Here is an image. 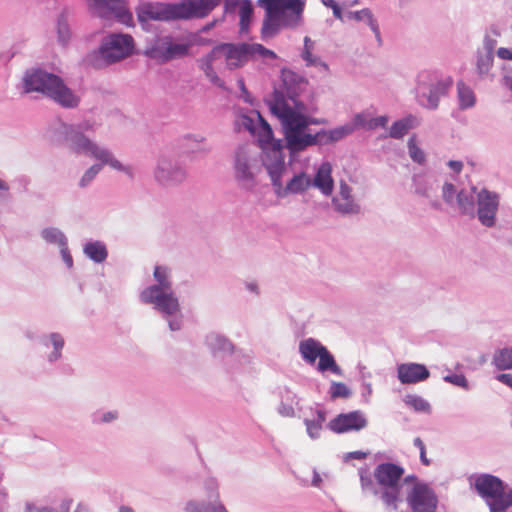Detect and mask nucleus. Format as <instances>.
I'll return each mask as SVG.
<instances>
[{
    "mask_svg": "<svg viewBox=\"0 0 512 512\" xmlns=\"http://www.w3.org/2000/svg\"><path fill=\"white\" fill-rule=\"evenodd\" d=\"M443 380L466 391L471 389L469 381L463 373H449L443 377Z\"/></svg>",
    "mask_w": 512,
    "mask_h": 512,
    "instance_id": "13d9d810",
    "label": "nucleus"
},
{
    "mask_svg": "<svg viewBox=\"0 0 512 512\" xmlns=\"http://www.w3.org/2000/svg\"><path fill=\"white\" fill-rule=\"evenodd\" d=\"M262 151V165L268 169H286L285 165V153L286 140L282 139L274 140L268 145L259 147Z\"/></svg>",
    "mask_w": 512,
    "mask_h": 512,
    "instance_id": "5701e85b",
    "label": "nucleus"
},
{
    "mask_svg": "<svg viewBox=\"0 0 512 512\" xmlns=\"http://www.w3.org/2000/svg\"><path fill=\"white\" fill-rule=\"evenodd\" d=\"M345 202L342 203L338 199V197L334 196L331 199L332 205L334 206L335 211L340 213L341 215H352V214H358L361 210V207L359 204L355 203L353 198H350L349 200H344Z\"/></svg>",
    "mask_w": 512,
    "mask_h": 512,
    "instance_id": "de8ad7c7",
    "label": "nucleus"
},
{
    "mask_svg": "<svg viewBox=\"0 0 512 512\" xmlns=\"http://www.w3.org/2000/svg\"><path fill=\"white\" fill-rule=\"evenodd\" d=\"M199 69L204 73L205 77L216 87L227 91L228 88L224 80H222L214 70L213 64L197 62Z\"/></svg>",
    "mask_w": 512,
    "mask_h": 512,
    "instance_id": "603ef678",
    "label": "nucleus"
},
{
    "mask_svg": "<svg viewBox=\"0 0 512 512\" xmlns=\"http://www.w3.org/2000/svg\"><path fill=\"white\" fill-rule=\"evenodd\" d=\"M234 178L239 187L245 191H253L257 186L256 173L253 172L249 156L244 148L239 147L234 153Z\"/></svg>",
    "mask_w": 512,
    "mask_h": 512,
    "instance_id": "a211bd4d",
    "label": "nucleus"
},
{
    "mask_svg": "<svg viewBox=\"0 0 512 512\" xmlns=\"http://www.w3.org/2000/svg\"><path fill=\"white\" fill-rule=\"evenodd\" d=\"M344 130L340 126L333 129H320L316 133H307L302 137L292 139L291 147L287 148L290 157L293 158L311 146H325L338 142L345 138Z\"/></svg>",
    "mask_w": 512,
    "mask_h": 512,
    "instance_id": "f8f14e48",
    "label": "nucleus"
},
{
    "mask_svg": "<svg viewBox=\"0 0 512 512\" xmlns=\"http://www.w3.org/2000/svg\"><path fill=\"white\" fill-rule=\"evenodd\" d=\"M280 80L281 85L278 89L283 94L284 99H287L288 95H292V93L301 94L304 87L308 85L306 77L299 75L287 67H283L280 70Z\"/></svg>",
    "mask_w": 512,
    "mask_h": 512,
    "instance_id": "393cba45",
    "label": "nucleus"
},
{
    "mask_svg": "<svg viewBox=\"0 0 512 512\" xmlns=\"http://www.w3.org/2000/svg\"><path fill=\"white\" fill-rule=\"evenodd\" d=\"M155 180L164 186H175L181 184L187 177L186 168L178 159L162 154L154 170Z\"/></svg>",
    "mask_w": 512,
    "mask_h": 512,
    "instance_id": "ddd939ff",
    "label": "nucleus"
},
{
    "mask_svg": "<svg viewBox=\"0 0 512 512\" xmlns=\"http://www.w3.org/2000/svg\"><path fill=\"white\" fill-rule=\"evenodd\" d=\"M192 43L172 35H156L146 42L142 52L149 59L168 63L172 60L182 59L190 54Z\"/></svg>",
    "mask_w": 512,
    "mask_h": 512,
    "instance_id": "1a4fd4ad",
    "label": "nucleus"
},
{
    "mask_svg": "<svg viewBox=\"0 0 512 512\" xmlns=\"http://www.w3.org/2000/svg\"><path fill=\"white\" fill-rule=\"evenodd\" d=\"M241 125L245 130H247L251 135H255V129L257 126V122L249 116V115H242L241 116Z\"/></svg>",
    "mask_w": 512,
    "mask_h": 512,
    "instance_id": "774afa93",
    "label": "nucleus"
},
{
    "mask_svg": "<svg viewBox=\"0 0 512 512\" xmlns=\"http://www.w3.org/2000/svg\"><path fill=\"white\" fill-rule=\"evenodd\" d=\"M135 53V40L130 34L110 32L101 39L96 49L82 57L80 64L85 69L101 70L119 63Z\"/></svg>",
    "mask_w": 512,
    "mask_h": 512,
    "instance_id": "39448f33",
    "label": "nucleus"
},
{
    "mask_svg": "<svg viewBox=\"0 0 512 512\" xmlns=\"http://www.w3.org/2000/svg\"><path fill=\"white\" fill-rule=\"evenodd\" d=\"M452 86L451 77L442 78L437 71H421L414 88L415 101L422 108L437 110L440 98L447 96Z\"/></svg>",
    "mask_w": 512,
    "mask_h": 512,
    "instance_id": "0eeeda50",
    "label": "nucleus"
},
{
    "mask_svg": "<svg viewBox=\"0 0 512 512\" xmlns=\"http://www.w3.org/2000/svg\"><path fill=\"white\" fill-rule=\"evenodd\" d=\"M118 418V413L116 411H107L100 412L97 411L92 414V423L94 424H106L111 423L112 421Z\"/></svg>",
    "mask_w": 512,
    "mask_h": 512,
    "instance_id": "bf43d9fd",
    "label": "nucleus"
},
{
    "mask_svg": "<svg viewBox=\"0 0 512 512\" xmlns=\"http://www.w3.org/2000/svg\"><path fill=\"white\" fill-rule=\"evenodd\" d=\"M412 187L417 195L425 198H431L434 191L433 181L422 174H415L412 177Z\"/></svg>",
    "mask_w": 512,
    "mask_h": 512,
    "instance_id": "58836bf2",
    "label": "nucleus"
},
{
    "mask_svg": "<svg viewBox=\"0 0 512 512\" xmlns=\"http://www.w3.org/2000/svg\"><path fill=\"white\" fill-rule=\"evenodd\" d=\"M493 364L498 370L512 369V348L498 349L493 356Z\"/></svg>",
    "mask_w": 512,
    "mask_h": 512,
    "instance_id": "a18cd8bd",
    "label": "nucleus"
},
{
    "mask_svg": "<svg viewBox=\"0 0 512 512\" xmlns=\"http://www.w3.org/2000/svg\"><path fill=\"white\" fill-rule=\"evenodd\" d=\"M90 7L97 10L101 16H112L117 22L134 27L132 12L128 9L126 0H87Z\"/></svg>",
    "mask_w": 512,
    "mask_h": 512,
    "instance_id": "2eb2a0df",
    "label": "nucleus"
},
{
    "mask_svg": "<svg viewBox=\"0 0 512 512\" xmlns=\"http://www.w3.org/2000/svg\"><path fill=\"white\" fill-rule=\"evenodd\" d=\"M368 123L369 119L367 118V115L364 112H360L354 114L352 119L344 125H341L340 128L345 131L344 136L347 137L360 128L368 130Z\"/></svg>",
    "mask_w": 512,
    "mask_h": 512,
    "instance_id": "a19ab883",
    "label": "nucleus"
},
{
    "mask_svg": "<svg viewBox=\"0 0 512 512\" xmlns=\"http://www.w3.org/2000/svg\"><path fill=\"white\" fill-rule=\"evenodd\" d=\"M286 169H268L267 173L271 179V185L273 186L274 193L278 198H285L286 192L285 186L282 184V176Z\"/></svg>",
    "mask_w": 512,
    "mask_h": 512,
    "instance_id": "09e8293b",
    "label": "nucleus"
},
{
    "mask_svg": "<svg viewBox=\"0 0 512 512\" xmlns=\"http://www.w3.org/2000/svg\"><path fill=\"white\" fill-rule=\"evenodd\" d=\"M205 344L214 358L224 359L232 354L241 353V351H236L235 345L226 336L216 332L206 335Z\"/></svg>",
    "mask_w": 512,
    "mask_h": 512,
    "instance_id": "a878e982",
    "label": "nucleus"
},
{
    "mask_svg": "<svg viewBox=\"0 0 512 512\" xmlns=\"http://www.w3.org/2000/svg\"><path fill=\"white\" fill-rule=\"evenodd\" d=\"M300 95L301 94L298 93H292V95H288L287 99H284L279 89L274 87L272 99L265 100L270 113L280 121L282 133L286 131V125L292 120L291 112L305 114L306 104L299 99Z\"/></svg>",
    "mask_w": 512,
    "mask_h": 512,
    "instance_id": "9b49d317",
    "label": "nucleus"
},
{
    "mask_svg": "<svg viewBox=\"0 0 512 512\" xmlns=\"http://www.w3.org/2000/svg\"><path fill=\"white\" fill-rule=\"evenodd\" d=\"M254 12V5L251 0H245L241 11H239V32L240 34L248 33Z\"/></svg>",
    "mask_w": 512,
    "mask_h": 512,
    "instance_id": "79ce46f5",
    "label": "nucleus"
},
{
    "mask_svg": "<svg viewBox=\"0 0 512 512\" xmlns=\"http://www.w3.org/2000/svg\"><path fill=\"white\" fill-rule=\"evenodd\" d=\"M257 137V144L259 147L263 145H268L274 140H277L274 137V132L271 125L268 121L257 112V126L255 129V135Z\"/></svg>",
    "mask_w": 512,
    "mask_h": 512,
    "instance_id": "72a5a7b5",
    "label": "nucleus"
},
{
    "mask_svg": "<svg viewBox=\"0 0 512 512\" xmlns=\"http://www.w3.org/2000/svg\"><path fill=\"white\" fill-rule=\"evenodd\" d=\"M221 0H181L176 3L179 20L201 19L208 16Z\"/></svg>",
    "mask_w": 512,
    "mask_h": 512,
    "instance_id": "aec40b11",
    "label": "nucleus"
},
{
    "mask_svg": "<svg viewBox=\"0 0 512 512\" xmlns=\"http://www.w3.org/2000/svg\"><path fill=\"white\" fill-rule=\"evenodd\" d=\"M457 94L459 101V109L467 110L472 108L476 103V97L473 90L463 81L457 83Z\"/></svg>",
    "mask_w": 512,
    "mask_h": 512,
    "instance_id": "4c0bfd02",
    "label": "nucleus"
},
{
    "mask_svg": "<svg viewBox=\"0 0 512 512\" xmlns=\"http://www.w3.org/2000/svg\"><path fill=\"white\" fill-rule=\"evenodd\" d=\"M22 87L24 93H40L64 109H76L81 102V97L60 75L42 67L27 69L22 78Z\"/></svg>",
    "mask_w": 512,
    "mask_h": 512,
    "instance_id": "7ed1b4c3",
    "label": "nucleus"
},
{
    "mask_svg": "<svg viewBox=\"0 0 512 512\" xmlns=\"http://www.w3.org/2000/svg\"><path fill=\"white\" fill-rule=\"evenodd\" d=\"M430 371L425 364L407 362L397 365V379L401 384L410 385L426 381Z\"/></svg>",
    "mask_w": 512,
    "mask_h": 512,
    "instance_id": "b1692460",
    "label": "nucleus"
},
{
    "mask_svg": "<svg viewBox=\"0 0 512 512\" xmlns=\"http://www.w3.org/2000/svg\"><path fill=\"white\" fill-rule=\"evenodd\" d=\"M219 503L208 501L189 500L185 506V512H219Z\"/></svg>",
    "mask_w": 512,
    "mask_h": 512,
    "instance_id": "864d4df0",
    "label": "nucleus"
},
{
    "mask_svg": "<svg viewBox=\"0 0 512 512\" xmlns=\"http://www.w3.org/2000/svg\"><path fill=\"white\" fill-rule=\"evenodd\" d=\"M358 472L363 493L378 496L387 509L398 511V504L403 501L402 477L405 474L401 464L391 461L379 463L373 476L368 467H361Z\"/></svg>",
    "mask_w": 512,
    "mask_h": 512,
    "instance_id": "f257e3e1",
    "label": "nucleus"
},
{
    "mask_svg": "<svg viewBox=\"0 0 512 512\" xmlns=\"http://www.w3.org/2000/svg\"><path fill=\"white\" fill-rule=\"evenodd\" d=\"M107 162L98 161V163L90 166L82 175L79 186L81 188H86L90 185V183L95 179L98 173L102 170L103 166L109 165L111 168L125 173L130 179L134 178L133 170L130 166L122 164L118 159H116L113 153L109 150V155L105 157Z\"/></svg>",
    "mask_w": 512,
    "mask_h": 512,
    "instance_id": "4be33fe9",
    "label": "nucleus"
},
{
    "mask_svg": "<svg viewBox=\"0 0 512 512\" xmlns=\"http://www.w3.org/2000/svg\"><path fill=\"white\" fill-rule=\"evenodd\" d=\"M90 127L88 123L68 124L59 121L49 130L50 141L57 146H66L72 153L107 162L109 149L100 147L84 132Z\"/></svg>",
    "mask_w": 512,
    "mask_h": 512,
    "instance_id": "423d86ee",
    "label": "nucleus"
},
{
    "mask_svg": "<svg viewBox=\"0 0 512 512\" xmlns=\"http://www.w3.org/2000/svg\"><path fill=\"white\" fill-rule=\"evenodd\" d=\"M328 394L331 400L348 399L352 396V391L343 382L331 381Z\"/></svg>",
    "mask_w": 512,
    "mask_h": 512,
    "instance_id": "6e6d98bb",
    "label": "nucleus"
},
{
    "mask_svg": "<svg viewBox=\"0 0 512 512\" xmlns=\"http://www.w3.org/2000/svg\"><path fill=\"white\" fill-rule=\"evenodd\" d=\"M389 117L387 115H381L369 119L368 130H375L377 128H385L388 124Z\"/></svg>",
    "mask_w": 512,
    "mask_h": 512,
    "instance_id": "0e129e2a",
    "label": "nucleus"
},
{
    "mask_svg": "<svg viewBox=\"0 0 512 512\" xmlns=\"http://www.w3.org/2000/svg\"><path fill=\"white\" fill-rule=\"evenodd\" d=\"M307 0H257L256 5L264 10L260 37L267 42L282 30L296 29L303 24Z\"/></svg>",
    "mask_w": 512,
    "mask_h": 512,
    "instance_id": "20e7f679",
    "label": "nucleus"
},
{
    "mask_svg": "<svg viewBox=\"0 0 512 512\" xmlns=\"http://www.w3.org/2000/svg\"><path fill=\"white\" fill-rule=\"evenodd\" d=\"M281 402L278 407V413L284 417H294V405H298L297 395L288 387L280 391Z\"/></svg>",
    "mask_w": 512,
    "mask_h": 512,
    "instance_id": "f704fd0d",
    "label": "nucleus"
},
{
    "mask_svg": "<svg viewBox=\"0 0 512 512\" xmlns=\"http://www.w3.org/2000/svg\"><path fill=\"white\" fill-rule=\"evenodd\" d=\"M155 284L149 285L140 293V300L145 304L153 305L162 318L168 323L171 331H179L183 327V314L179 299L172 289L168 268L156 265L153 271Z\"/></svg>",
    "mask_w": 512,
    "mask_h": 512,
    "instance_id": "f03ea898",
    "label": "nucleus"
},
{
    "mask_svg": "<svg viewBox=\"0 0 512 512\" xmlns=\"http://www.w3.org/2000/svg\"><path fill=\"white\" fill-rule=\"evenodd\" d=\"M476 71L480 77L487 75L493 66L494 55L482 54L480 50L477 51L476 55Z\"/></svg>",
    "mask_w": 512,
    "mask_h": 512,
    "instance_id": "5fc2aeb1",
    "label": "nucleus"
},
{
    "mask_svg": "<svg viewBox=\"0 0 512 512\" xmlns=\"http://www.w3.org/2000/svg\"><path fill=\"white\" fill-rule=\"evenodd\" d=\"M456 186L451 182H445L442 187V198L448 205H452L457 194Z\"/></svg>",
    "mask_w": 512,
    "mask_h": 512,
    "instance_id": "680f3d73",
    "label": "nucleus"
},
{
    "mask_svg": "<svg viewBox=\"0 0 512 512\" xmlns=\"http://www.w3.org/2000/svg\"><path fill=\"white\" fill-rule=\"evenodd\" d=\"M473 489L485 501L490 512H507L512 507V489L498 476L482 473L476 476Z\"/></svg>",
    "mask_w": 512,
    "mask_h": 512,
    "instance_id": "6e6552de",
    "label": "nucleus"
},
{
    "mask_svg": "<svg viewBox=\"0 0 512 512\" xmlns=\"http://www.w3.org/2000/svg\"><path fill=\"white\" fill-rule=\"evenodd\" d=\"M416 117L409 114L403 118L394 121L388 134L381 135L379 138L390 137L393 139H402L411 129L415 127Z\"/></svg>",
    "mask_w": 512,
    "mask_h": 512,
    "instance_id": "7c9ffc66",
    "label": "nucleus"
},
{
    "mask_svg": "<svg viewBox=\"0 0 512 512\" xmlns=\"http://www.w3.org/2000/svg\"><path fill=\"white\" fill-rule=\"evenodd\" d=\"M245 0H225L224 1V13L235 14L237 11H241Z\"/></svg>",
    "mask_w": 512,
    "mask_h": 512,
    "instance_id": "e2e57ef3",
    "label": "nucleus"
},
{
    "mask_svg": "<svg viewBox=\"0 0 512 512\" xmlns=\"http://www.w3.org/2000/svg\"><path fill=\"white\" fill-rule=\"evenodd\" d=\"M291 116L292 120L288 122L286 131L283 132L284 139L286 140V149L291 147L292 139L311 133L309 128L311 125L326 123V120L323 118H315L307 114H299L298 112H291Z\"/></svg>",
    "mask_w": 512,
    "mask_h": 512,
    "instance_id": "412c9836",
    "label": "nucleus"
},
{
    "mask_svg": "<svg viewBox=\"0 0 512 512\" xmlns=\"http://www.w3.org/2000/svg\"><path fill=\"white\" fill-rule=\"evenodd\" d=\"M368 420L361 410H353L347 413H339L332 418L327 428L335 434L358 432L366 428Z\"/></svg>",
    "mask_w": 512,
    "mask_h": 512,
    "instance_id": "6ab92c4d",
    "label": "nucleus"
},
{
    "mask_svg": "<svg viewBox=\"0 0 512 512\" xmlns=\"http://www.w3.org/2000/svg\"><path fill=\"white\" fill-rule=\"evenodd\" d=\"M73 503L72 498H64L59 507L42 506L37 507L33 503L27 502L25 506V512H69Z\"/></svg>",
    "mask_w": 512,
    "mask_h": 512,
    "instance_id": "37998d69",
    "label": "nucleus"
},
{
    "mask_svg": "<svg viewBox=\"0 0 512 512\" xmlns=\"http://www.w3.org/2000/svg\"><path fill=\"white\" fill-rule=\"evenodd\" d=\"M500 204V195L497 192L482 188L477 194V211L475 214L479 222L492 228L496 225V215Z\"/></svg>",
    "mask_w": 512,
    "mask_h": 512,
    "instance_id": "dca6fc26",
    "label": "nucleus"
},
{
    "mask_svg": "<svg viewBox=\"0 0 512 512\" xmlns=\"http://www.w3.org/2000/svg\"><path fill=\"white\" fill-rule=\"evenodd\" d=\"M404 403L411 407L417 413H431V405L430 403L422 398L421 396L414 394H407L404 399Z\"/></svg>",
    "mask_w": 512,
    "mask_h": 512,
    "instance_id": "49530a36",
    "label": "nucleus"
},
{
    "mask_svg": "<svg viewBox=\"0 0 512 512\" xmlns=\"http://www.w3.org/2000/svg\"><path fill=\"white\" fill-rule=\"evenodd\" d=\"M221 56L226 58V67L232 71L242 67L240 63V42H220L217 43L207 54L202 56L197 62L213 64Z\"/></svg>",
    "mask_w": 512,
    "mask_h": 512,
    "instance_id": "f3484780",
    "label": "nucleus"
},
{
    "mask_svg": "<svg viewBox=\"0 0 512 512\" xmlns=\"http://www.w3.org/2000/svg\"><path fill=\"white\" fill-rule=\"evenodd\" d=\"M199 69L204 73L205 77L216 87L227 91L228 88L224 80H222L214 70L213 64L197 62Z\"/></svg>",
    "mask_w": 512,
    "mask_h": 512,
    "instance_id": "3c124183",
    "label": "nucleus"
},
{
    "mask_svg": "<svg viewBox=\"0 0 512 512\" xmlns=\"http://www.w3.org/2000/svg\"><path fill=\"white\" fill-rule=\"evenodd\" d=\"M304 424L306 426L307 434L312 440H316L320 437V431L322 430L323 425L319 423V421L305 418Z\"/></svg>",
    "mask_w": 512,
    "mask_h": 512,
    "instance_id": "052dcab7",
    "label": "nucleus"
},
{
    "mask_svg": "<svg viewBox=\"0 0 512 512\" xmlns=\"http://www.w3.org/2000/svg\"><path fill=\"white\" fill-rule=\"evenodd\" d=\"M199 69L204 73L205 77L216 87L227 91L228 88L224 80H222L214 70L213 64L197 62Z\"/></svg>",
    "mask_w": 512,
    "mask_h": 512,
    "instance_id": "8fccbe9b",
    "label": "nucleus"
},
{
    "mask_svg": "<svg viewBox=\"0 0 512 512\" xmlns=\"http://www.w3.org/2000/svg\"><path fill=\"white\" fill-rule=\"evenodd\" d=\"M314 46V42L310 39V37L305 36L304 37V47L301 53L302 59L306 62L307 67H313V66H322L325 69H328V65L321 61V59L317 56H314L312 54V49Z\"/></svg>",
    "mask_w": 512,
    "mask_h": 512,
    "instance_id": "ea45409f",
    "label": "nucleus"
},
{
    "mask_svg": "<svg viewBox=\"0 0 512 512\" xmlns=\"http://www.w3.org/2000/svg\"><path fill=\"white\" fill-rule=\"evenodd\" d=\"M255 55L268 59H276L278 57L273 50L266 48L262 44L240 42V63H242V66Z\"/></svg>",
    "mask_w": 512,
    "mask_h": 512,
    "instance_id": "c85d7f7f",
    "label": "nucleus"
},
{
    "mask_svg": "<svg viewBox=\"0 0 512 512\" xmlns=\"http://www.w3.org/2000/svg\"><path fill=\"white\" fill-rule=\"evenodd\" d=\"M408 153L413 162L423 165L426 162V155L424 151L417 145L416 136L413 135L409 138L408 143Z\"/></svg>",
    "mask_w": 512,
    "mask_h": 512,
    "instance_id": "4d7b16f0",
    "label": "nucleus"
},
{
    "mask_svg": "<svg viewBox=\"0 0 512 512\" xmlns=\"http://www.w3.org/2000/svg\"><path fill=\"white\" fill-rule=\"evenodd\" d=\"M83 253L91 261L101 264L108 258L107 245L101 240L89 239L83 244Z\"/></svg>",
    "mask_w": 512,
    "mask_h": 512,
    "instance_id": "c756f323",
    "label": "nucleus"
},
{
    "mask_svg": "<svg viewBox=\"0 0 512 512\" xmlns=\"http://www.w3.org/2000/svg\"><path fill=\"white\" fill-rule=\"evenodd\" d=\"M406 502L411 512H436L439 500L428 483H417L408 490Z\"/></svg>",
    "mask_w": 512,
    "mask_h": 512,
    "instance_id": "4468645a",
    "label": "nucleus"
},
{
    "mask_svg": "<svg viewBox=\"0 0 512 512\" xmlns=\"http://www.w3.org/2000/svg\"><path fill=\"white\" fill-rule=\"evenodd\" d=\"M324 346L319 340L315 338H307L299 343V353L302 359L309 365H314L316 360L320 358Z\"/></svg>",
    "mask_w": 512,
    "mask_h": 512,
    "instance_id": "cd10ccee",
    "label": "nucleus"
},
{
    "mask_svg": "<svg viewBox=\"0 0 512 512\" xmlns=\"http://www.w3.org/2000/svg\"><path fill=\"white\" fill-rule=\"evenodd\" d=\"M456 203L461 215L475 217V198L472 193L461 189L456 194Z\"/></svg>",
    "mask_w": 512,
    "mask_h": 512,
    "instance_id": "e433bc0d",
    "label": "nucleus"
},
{
    "mask_svg": "<svg viewBox=\"0 0 512 512\" xmlns=\"http://www.w3.org/2000/svg\"><path fill=\"white\" fill-rule=\"evenodd\" d=\"M137 20L144 31H150V21L179 20L176 3L140 1L135 7Z\"/></svg>",
    "mask_w": 512,
    "mask_h": 512,
    "instance_id": "9d476101",
    "label": "nucleus"
},
{
    "mask_svg": "<svg viewBox=\"0 0 512 512\" xmlns=\"http://www.w3.org/2000/svg\"><path fill=\"white\" fill-rule=\"evenodd\" d=\"M311 187L317 188L325 196H330L334 190L332 166L329 162H323L317 169L314 179H311Z\"/></svg>",
    "mask_w": 512,
    "mask_h": 512,
    "instance_id": "bb28decb",
    "label": "nucleus"
},
{
    "mask_svg": "<svg viewBox=\"0 0 512 512\" xmlns=\"http://www.w3.org/2000/svg\"><path fill=\"white\" fill-rule=\"evenodd\" d=\"M70 10L64 7L56 19L57 40L62 46H66L71 39V30L68 22Z\"/></svg>",
    "mask_w": 512,
    "mask_h": 512,
    "instance_id": "473e14b6",
    "label": "nucleus"
},
{
    "mask_svg": "<svg viewBox=\"0 0 512 512\" xmlns=\"http://www.w3.org/2000/svg\"><path fill=\"white\" fill-rule=\"evenodd\" d=\"M49 338H50V342L53 347V350H61V351L63 350L64 345H65V340L60 333H58V332L49 333Z\"/></svg>",
    "mask_w": 512,
    "mask_h": 512,
    "instance_id": "338daca9",
    "label": "nucleus"
},
{
    "mask_svg": "<svg viewBox=\"0 0 512 512\" xmlns=\"http://www.w3.org/2000/svg\"><path fill=\"white\" fill-rule=\"evenodd\" d=\"M42 239L48 244H57L59 248L68 242L66 235L56 227H47L41 231Z\"/></svg>",
    "mask_w": 512,
    "mask_h": 512,
    "instance_id": "c03bdc74",
    "label": "nucleus"
},
{
    "mask_svg": "<svg viewBox=\"0 0 512 512\" xmlns=\"http://www.w3.org/2000/svg\"><path fill=\"white\" fill-rule=\"evenodd\" d=\"M186 42L192 43V46H194V45L205 46V45H210V44L214 43V40L211 38L202 37V36H200L199 32H196L194 34H191L190 39H186Z\"/></svg>",
    "mask_w": 512,
    "mask_h": 512,
    "instance_id": "69168bd1",
    "label": "nucleus"
},
{
    "mask_svg": "<svg viewBox=\"0 0 512 512\" xmlns=\"http://www.w3.org/2000/svg\"><path fill=\"white\" fill-rule=\"evenodd\" d=\"M309 187H311V178L304 172L301 171L293 175V177L287 181L285 190L286 197L290 194H302Z\"/></svg>",
    "mask_w": 512,
    "mask_h": 512,
    "instance_id": "2f4dec72",
    "label": "nucleus"
},
{
    "mask_svg": "<svg viewBox=\"0 0 512 512\" xmlns=\"http://www.w3.org/2000/svg\"><path fill=\"white\" fill-rule=\"evenodd\" d=\"M317 371L322 374L331 372L338 376L343 375L342 368L337 364L334 355L327 349V347L324 349L319 358Z\"/></svg>",
    "mask_w": 512,
    "mask_h": 512,
    "instance_id": "c9c22d12",
    "label": "nucleus"
}]
</instances>
